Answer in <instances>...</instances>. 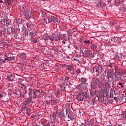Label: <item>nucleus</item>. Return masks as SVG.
I'll return each instance as SVG.
<instances>
[{
  "instance_id": "7c9ffc66",
  "label": "nucleus",
  "mask_w": 126,
  "mask_h": 126,
  "mask_svg": "<svg viewBox=\"0 0 126 126\" xmlns=\"http://www.w3.org/2000/svg\"><path fill=\"white\" fill-rule=\"evenodd\" d=\"M69 79V77H65V80H67V81H68Z\"/></svg>"
},
{
  "instance_id": "7ed1b4c3",
  "label": "nucleus",
  "mask_w": 126,
  "mask_h": 126,
  "mask_svg": "<svg viewBox=\"0 0 126 126\" xmlns=\"http://www.w3.org/2000/svg\"><path fill=\"white\" fill-rule=\"evenodd\" d=\"M35 98V96L34 95H31L30 98H28L26 100H25L24 102V104L25 106H27L29 104H31L32 103V99H34Z\"/></svg>"
},
{
  "instance_id": "f3484780",
  "label": "nucleus",
  "mask_w": 126,
  "mask_h": 126,
  "mask_svg": "<svg viewBox=\"0 0 126 126\" xmlns=\"http://www.w3.org/2000/svg\"><path fill=\"white\" fill-rule=\"evenodd\" d=\"M70 108V103H66L65 104L66 111H67V110H69Z\"/></svg>"
},
{
  "instance_id": "6ab92c4d",
  "label": "nucleus",
  "mask_w": 126,
  "mask_h": 126,
  "mask_svg": "<svg viewBox=\"0 0 126 126\" xmlns=\"http://www.w3.org/2000/svg\"><path fill=\"white\" fill-rule=\"evenodd\" d=\"M120 80V75L118 74L115 75V81H119Z\"/></svg>"
},
{
  "instance_id": "09e8293b",
  "label": "nucleus",
  "mask_w": 126,
  "mask_h": 126,
  "mask_svg": "<svg viewBox=\"0 0 126 126\" xmlns=\"http://www.w3.org/2000/svg\"><path fill=\"white\" fill-rule=\"evenodd\" d=\"M82 53H83V51H82Z\"/></svg>"
},
{
  "instance_id": "37998d69",
  "label": "nucleus",
  "mask_w": 126,
  "mask_h": 126,
  "mask_svg": "<svg viewBox=\"0 0 126 126\" xmlns=\"http://www.w3.org/2000/svg\"><path fill=\"white\" fill-rule=\"evenodd\" d=\"M28 93L27 92V91H26L25 92V94H27Z\"/></svg>"
},
{
  "instance_id": "a878e982",
  "label": "nucleus",
  "mask_w": 126,
  "mask_h": 126,
  "mask_svg": "<svg viewBox=\"0 0 126 126\" xmlns=\"http://www.w3.org/2000/svg\"><path fill=\"white\" fill-rule=\"evenodd\" d=\"M84 44H89L90 43V40H85L84 41Z\"/></svg>"
},
{
  "instance_id": "a18cd8bd",
  "label": "nucleus",
  "mask_w": 126,
  "mask_h": 126,
  "mask_svg": "<svg viewBox=\"0 0 126 126\" xmlns=\"http://www.w3.org/2000/svg\"><path fill=\"white\" fill-rule=\"evenodd\" d=\"M34 42H35V43H37L38 42V41H37V40H35Z\"/></svg>"
},
{
  "instance_id": "de8ad7c7",
  "label": "nucleus",
  "mask_w": 126,
  "mask_h": 126,
  "mask_svg": "<svg viewBox=\"0 0 126 126\" xmlns=\"http://www.w3.org/2000/svg\"><path fill=\"white\" fill-rule=\"evenodd\" d=\"M7 1H8H8H9V0H7Z\"/></svg>"
},
{
  "instance_id": "20e7f679",
  "label": "nucleus",
  "mask_w": 126,
  "mask_h": 126,
  "mask_svg": "<svg viewBox=\"0 0 126 126\" xmlns=\"http://www.w3.org/2000/svg\"><path fill=\"white\" fill-rule=\"evenodd\" d=\"M87 86L88 85L84 84H80L78 86V90H81V91H83L84 90H86V88H87Z\"/></svg>"
},
{
  "instance_id": "473e14b6",
  "label": "nucleus",
  "mask_w": 126,
  "mask_h": 126,
  "mask_svg": "<svg viewBox=\"0 0 126 126\" xmlns=\"http://www.w3.org/2000/svg\"><path fill=\"white\" fill-rule=\"evenodd\" d=\"M74 61H75L76 62H79V60H78V59H75V58H74Z\"/></svg>"
},
{
  "instance_id": "4468645a",
  "label": "nucleus",
  "mask_w": 126,
  "mask_h": 126,
  "mask_svg": "<svg viewBox=\"0 0 126 126\" xmlns=\"http://www.w3.org/2000/svg\"><path fill=\"white\" fill-rule=\"evenodd\" d=\"M8 81H13V76L11 74H9L7 76Z\"/></svg>"
},
{
  "instance_id": "2f4dec72",
  "label": "nucleus",
  "mask_w": 126,
  "mask_h": 126,
  "mask_svg": "<svg viewBox=\"0 0 126 126\" xmlns=\"http://www.w3.org/2000/svg\"><path fill=\"white\" fill-rule=\"evenodd\" d=\"M34 34V32H31L30 33V36H33V34Z\"/></svg>"
},
{
  "instance_id": "58836bf2",
  "label": "nucleus",
  "mask_w": 126,
  "mask_h": 126,
  "mask_svg": "<svg viewBox=\"0 0 126 126\" xmlns=\"http://www.w3.org/2000/svg\"><path fill=\"white\" fill-rule=\"evenodd\" d=\"M2 2H3V1H2V0H0V3H2Z\"/></svg>"
},
{
  "instance_id": "ddd939ff",
  "label": "nucleus",
  "mask_w": 126,
  "mask_h": 126,
  "mask_svg": "<svg viewBox=\"0 0 126 126\" xmlns=\"http://www.w3.org/2000/svg\"><path fill=\"white\" fill-rule=\"evenodd\" d=\"M60 115L62 117H63V118H65V116H66V115H67V111L65 110V111H63L62 112H61L60 113Z\"/></svg>"
},
{
  "instance_id": "f704fd0d",
  "label": "nucleus",
  "mask_w": 126,
  "mask_h": 126,
  "mask_svg": "<svg viewBox=\"0 0 126 126\" xmlns=\"http://www.w3.org/2000/svg\"><path fill=\"white\" fill-rule=\"evenodd\" d=\"M3 97V95H2L1 94H0V98H2Z\"/></svg>"
},
{
  "instance_id": "6e6552de",
  "label": "nucleus",
  "mask_w": 126,
  "mask_h": 126,
  "mask_svg": "<svg viewBox=\"0 0 126 126\" xmlns=\"http://www.w3.org/2000/svg\"><path fill=\"white\" fill-rule=\"evenodd\" d=\"M24 111H26V113L27 114V115H29V114H30L31 110L30 109V108L27 107H22L21 109V111L24 112Z\"/></svg>"
},
{
  "instance_id": "49530a36",
  "label": "nucleus",
  "mask_w": 126,
  "mask_h": 126,
  "mask_svg": "<svg viewBox=\"0 0 126 126\" xmlns=\"http://www.w3.org/2000/svg\"><path fill=\"white\" fill-rule=\"evenodd\" d=\"M68 48H70V46H68Z\"/></svg>"
},
{
  "instance_id": "2eb2a0df",
  "label": "nucleus",
  "mask_w": 126,
  "mask_h": 126,
  "mask_svg": "<svg viewBox=\"0 0 126 126\" xmlns=\"http://www.w3.org/2000/svg\"><path fill=\"white\" fill-rule=\"evenodd\" d=\"M29 95L30 96V97H31V96H33V90L30 89H29Z\"/></svg>"
},
{
  "instance_id": "a211bd4d",
  "label": "nucleus",
  "mask_w": 126,
  "mask_h": 126,
  "mask_svg": "<svg viewBox=\"0 0 126 126\" xmlns=\"http://www.w3.org/2000/svg\"><path fill=\"white\" fill-rule=\"evenodd\" d=\"M92 50H94V51H95L97 49V45L96 44H94L91 46Z\"/></svg>"
},
{
  "instance_id": "3c124183",
  "label": "nucleus",
  "mask_w": 126,
  "mask_h": 126,
  "mask_svg": "<svg viewBox=\"0 0 126 126\" xmlns=\"http://www.w3.org/2000/svg\"><path fill=\"white\" fill-rule=\"evenodd\" d=\"M125 73H126V71H125Z\"/></svg>"
},
{
  "instance_id": "393cba45",
  "label": "nucleus",
  "mask_w": 126,
  "mask_h": 126,
  "mask_svg": "<svg viewBox=\"0 0 126 126\" xmlns=\"http://www.w3.org/2000/svg\"><path fill=\"white\" fill-rule=\"evenodd\" d=\"M5 63V61L0 58V63Z\"/></svg>"
},
{
  "instance_id": "72a5a7b5",
  "label": "nucleus",
  "mask_w": 126,
  "mask_h": 126,
  "mask_svg": "<svg viewBox=\"0 0 126 126\" xmlns=\"http://www.w3.org/2000/svg\"><path fill=\"white\" fill-rule=\"evenodd\" d=\"M22 9H25V8H26V7L25 6V5H23V6H22Z\"/></svg>"
},
{
  "instance_id": "e433bc0d",
  "label": "nucleus",
  "mask_w": 126,
  "mask_h": 126,
  "mask_svg": "<svg viewBox=\"0 0 126 126\" xmlns=\"http://www.w3.org/2000/svg\"><path fill=\"white\" fill-rule=\"evenodd\" d=\"M57 95H60V92H59V91H57Z\"/></svg>"
},
{
  "instance_id": "423d86ee",
  "label": "nucleus",
  "mask_w": 126,
  "mask_h": 126,
  "mask_svg": "<svg viewBox=\"0 0 126 126\" xmlns=\"http://www.w3.org/2000/svg\"><path fill=\"white\" fill-rule=\"evenodd\" d=\"M77 99L78 102L83 101L84 100V92H83L81 94H78Z\"/></svg>"
},
{
  "instance_id": "c9c22d12",
  "label": "nucleus",
  "mask_w": 126,
  "mask_h": 126,
  "mask_svg": "<svg viewBox=\"0 0 126 126\" xmlns=\"http://www.w3.org/2000/svg\"><path fill=\"white\" fill-rule=\"evenodd\" d=\"M62 44H65V41L63 40V41H62Z\"/></svg>"
},
{
  "instance_id": "c03bdc74",
  "label": "nucleus",
  "mask_w": 126,
  "mask_h": 126,
  "mask_svg": "<svg viewBox=\"0 0 126 126\" xmlns=\"http://www.w3.org/2000/svg\"><path fill=\"white\" fill-rule=\"evenodd\" d=\"M7 9H8V10H10V7H8V8H7Z\"/></svg>"
},
{
  "instance_id": "bb28decb",
  "label": "nucleus",
  "mask_w": 126,
  "mask_h": 126,
  "mask_svg": "<svg viewBox=\"0 0 126 126\" xmlns=\"http://www.w3.org/2000/svg\"><path fill=\"white\" fill-rule=\"evenodd\" d=\"M22 87H23L24 89L25 90H26V89H27V88L26 87V85L23 84L22 85Z\"/></svg>"
},
{
  "instance_id": "0eeeda50",
  "label": "nucleus",
  "mask_w": 126,
  "mask_h": 126,
  "mask_svg": "<svg viewBox=\"0 0 126 126\" xmlns=\"http://www.w3.org/2000/svg\"><path fill=\"white\" fill-rule=\"evenodd\" d=\"M17 57L20 58V59L25 60L26 59V58H27V54H26L25 52L20 53L17 55Z\"/></svg>"
},
{
  "instance_id": "aec40b11",
  "label": "nucleus",
  "mask_w": 126,
  "mask_h": 126,
  "mask_svg": "<svg viewBox=\"0 0 126 126\" xmlns=\"http://www.w3.org/2000/svg\"><path fill=\"white\" fill-rule=\"evenodd\" d=\"M73 66H69L68 68V70L71 72L73 69Z\"/></svg>"
},
{
  "instance_id": "f257e3e1",
  "label": "nucleus",
  "mask_w": 126,
  "mask_h": 126,
  "mask_svg": "<svg viewBox=\"0 0 126 126\" xmlns=\"http://www.w3.org/2000/svg\"><path fill=\"white\" fill-rule=\"evenodd\" d=\"M47 38L51 42H58L61 40V35L59 34L49 35Z\"/></svg>"
},
{
  "instance_id": "cd10ccee",
  "label": "nucleus",
  "mask_w": 126,
  "mask_h": 126,
  "mask_svg": "<svg viewBox=\"0 0 126 126\" xmlns=\"http://www.w3.org/2000/svg\"><path fill=\"white\" fill-rule=\"evenodd\" d=\"M118 84H119V85H120V86H121V87L122 88H123L124 86H123V83H119Z\"/></svg>"
},
{
  "instance_id": "a19ab883",
  "label": "nucleus",
  "mask_w": 126,
  "mask_h": 126,
  "mask_svg": "<svg viewBox=\"0 0 126 126\" xmlns=\"http://www.w3.org/2000/svg\"><path fill=\"white\" fill-rule=\"evenodd\" d=\"M117 97H114V100H117Z\"/></svg>"
},
{
  "instance_id": "79ce46f5",
  "label": "nucleus",
  "mask_w": 126,
  "mask_h": 126,
  "mask_svg": "<svg viewBox=\"0 0 126 126\" xmlns=\"http://www.w3.org/2000/svg\"><path fill=\"white\" fill-rule=\"evenodd\" d=\"M45 126H51L49 124H46Z\"/></svg>"
},
{
  "instance_id": "f8f14e48",
  "label": "nucleus",
  "mask_w": 126,
  "mask_h": 126,
  "mask_svg": "<svg viewBox=\"0 0 126 126\" xmlns=\"http://www.w3.org/2000/svg\"><path fill=\"white\" fill-rule=\"evenodd\" d=\"M68 117L69 119L71 120V121H73V120H74L73 112H72V111L69 110V114L68 115Z\"/></svg>"
},
{
  "instance_id": "412c9836",
  "label": "nucleus",
  "mask_w": 126,
  "mask_h": 126,
  "mask_svg": "<svg viewBox=\"0 0 126 126\" xmlns=\"http://www.w3.org/2000/svg\"><path fill=\"white\" fill-rule=\"evenodd\" d=\"M99 5L100 6H102V7H104V6H106V3L105 2L100 3Z\"/></svg>"
},
{
  "instance_id": "ea45409f",
  "label": "nucleus",
  "mask_w": 126,
  "mask_h": 126,
  "mask_svg": "<svg viewBox=\"0 0 126 126\" xmlns=\"http://www.w3.org/2000/svg\"><path fill=\"white\" fill-rule=\"evenodd\" d=\"M123 81H124V83H126V79H124L123 80Z\"/></svg>"
},
{
  "instance_id": "c756f323",
  "label": "nucleus",
  "mask_w": 126,
  "mask_h": 126,
  "mask_svg": "<svg viewBox=\"0 0 126 126\" xmlns=\"http://www.w3.org/2000/svg\"><path fill=\"white\" fill-rule=\"evenodd\" d=\"M20 97H21L22 98H24V97H25V95H24V94H20Z\"/></svg>"
},
{
  "instance_id": "1a4fd4ad",
  "label": "nucleus",
  "mask_w": 126,
  "mask_h": 126,
  "mask_svg": "<svg viewBox=\"0 0 126 126\" xmlns=\"http://www.w3.org/2000/svg\"><path fill=\"white\" fill-rule=\"evenodd\" d=\"M100 84V80H94L91 86L92 88H94V86Z\"/></svg>"
},
{
  "instance_id": "4be33fe9",
  "label": "nucleus",
  "mask_w": 126,
  "mask_h": 126,
  "mask_svg": "<svg viewBox=\"0 0 126 126\" xmlns=\"http://www.w3.org/2000/svg\"><path fill=\"white\" fill-rule=\"evenodd\" d=\"M87 57H90V52H88V51H85Z\"/></svg>"
},
{
  "instance_id": "c85d7f7f",
  "label": "nucleus",
  "mask_w": 126,
  "mask_h": 126,
  "mask_svg": "<svg viewBox=\"0 0 126 126\" xmlns=\"http://www.w3.org/2000/svg\"><path fill=\"white\" fill-rule=\"evenodd\" d=\"M84 99L87 98V94H84Z\"/></svg>"
},
{
  "instance_id": "b1692460",
  "label": "nucleus",
  "mask_w": 126,
  "mask_h": 126,
  "mask_svg": "<svg viewBox=\"0 0 126 126\" xmlns=\"http://www.w3.org/2000/svg\"><path fill=\"white\" fill-rule=\"evenodd\" d=\"M51 104H57V101L55 100H51Z\"/></svg>"
},
{
  "instance_id": "5701e85b",
  "label": "nucleus",
  "mask_w": 126,
  "mask_h": 126,
  "mask_svg": "<svg viewBox=\"0 0 126 126\" xmlns=\"http://www.w3.org/2000/svg\"><path fill=\"white\" fill-rule=\"evenodd\" d=\"M4 61H5H5H11V58L9 57V58H6Z\"/></svg>"
},
{
  "instance_id": "9b49d317",
  "label": "nucleus",
  "mask_w": 126,
  "mask_h": 126,
  "mask_svg": "<svg viewBox=\"0 0 126 126\" xmlns=\"http://www.w3.org/2000/svg\"><path fill=\"white\" fill-rule=\"evenodd\" d=\"M94 71H96V72H100V70H102V67L100 66H96L94 67Z\"/></svg>"
},
{
  "instance_id": "dca6fc26",
  "label": "nucleus",
  "mask_w": 126,
  "mask_h": 126,
  "mask_svg": "<svg viewBox=\"0 0 126 126\" xmlns=\"http://www.w3.org/2000/svg\"><path fill=\"white\" fill-rule=\"evenodd\" d=\"M112 85V81H108L106 85L107 86V88H110L111 87V85Z\"/></svg>"
},
{
  "instance_id": "39448f33",
  "label": "nucleus",
  "mask_w": 126,
  "mask_h": 126,
  "mask_svg": "<svg viewBox=\"0 0 126 126\" xmlns=\"http://www.w3.org/2000/svg\"><path fill=\"white\" fill-rule=\"evenodd\" d=\"M79 83L81 84H87L88 85V83H87V78L86 77H81L79 78Z\"/></svg>"
},
{
  "instance_id": "f03ea898",
  "label": "nucleus",
  "mask_w": 126,
  "mask_h": 126,
  "mask_svg": "<svg viewBox=\"0 0 126 126\" xmlns=\"http://www.w3.org/2000/svg\"><path fill=\"white\" fill-rule=\"evenodd\" d=\"M48 23H58L59 22V19L55 16L49 15L48 17Z\"/></svg>"
},
{
  "instance_id": "4c0bfd02",
  "label": "nucleus",
  "mask_w": 126,
  "mask_h": 126,
  "mask_svg": "<svg viewBox=\"0 0 126 126\" xmlns=\"http://www.w3.org/2000/svg\"><path fill=\"white\" fill-rule=\"evenodd\" d=\"M116 1L118 3H120V1H119V0H116Z\"/></svg>"
},
{
  "instance_id": "8fccbe9b",
  "label": "nucleus",
  "mask_w": 126,
  "mask_h": 126,
  "mask_svg": "<svg viewBox=\"0 0 126 126\" xmlns=\"http://www.w3.org/2000/svg\"><path fill=\"white\" fill-rule=\"evenodd\" d=\"M8 4H9V3L8 2Z\"/></svg>"
},
{
  "instance_id": "9d476101",
  "label": "nucleus",
  "mask_w": 126,
  "mask_h": 126,
  "mask_svg": "<svg viewBox=\"0 0 126 126\" xmlns=\"http://www.w3.org/2000/svg\"><path fill=\"white\" fill-rule=\"evenodd\" d=\"M34 94V98H36V96H40L41 95V92L39 90H35L33 91Z\"/></svg>"
}]
</instances>
